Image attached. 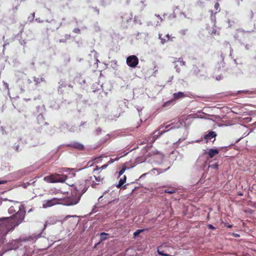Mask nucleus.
I'll return each instance as SVG.
<instances>
[{"label": "nucleus", "mask_w": 256, "mask_h": 256, "mask_svg": "<svg viewBox=\"0 0 256 256\" xmlns=\"http://www.w3.org/2000/svg\"><path fill=\"white\" fill-rule=\"evenodd\" d=\"M14 203L8 209V213L13 214L12 216L0 218V234L2 236L0 240L1 244L5 242L4 236L8 232L14 230V227L20 224L24 220L25 212L22 209V205L18 202L10 200Z\"/></svg>", "instance_id": "1"}, {"label": "nucleus", "mask_w": 256, "mask_h": 256, "mask_svg": "<svg viewBox=\"0 0 256 256\" xmlns=\"http://www.w3.org/2000/svg\"><path fill=\"white\" fill-rule=\"evenodd\" d=\"M87 190V188L84 184H80L76 188V192H74L73 194L75 195L74 198H70L68 200L67 205H74L78 204L80 200L82 195L84 194Z\"/></svg>", "instance_id": "2"}, {"label": "nucleus", "mask_w": 256, "mask_h": 256, "mask_svg": "<svg viewBox=\"0 0 256 256\" xmlns=\"http://www.w3.org/2000/svg\"><path fill=\"white\" fill-rule=\"evenodd\" d=\"M66 178L65 175L56 174L45 176L44 180L48 182H64Z\"/></svg>", "instance_id": "3"}, {"label": "nucleus", "mask_w": 256, "mask_h": 256, "mask_svg": "<svg viewBox=\"0 0 256 256\" xmlns=\"http://www.w3.org/2000/svg\"><path fill=\"white\" fill-rule=\"evenodd\" d=\"M172 62L175 64L174 68L177 72H180L181 68L184 67L185 65V62L181 58H172Z\"/></svg>", "instance_id": "4"}, {"label": "nucleus", "mask_w": 256, "mask_h": 256, "mask_svg": "<svg viewBox=\"0 0 256 256\" xmlns=\"http://www.w3.org/2000/svg\"><path fill=\"white\" fill-rule=\"evenodd\" d=\"M126 64L131 68H136L138 64V59L134 55L129 56L126 58Z\"/></svg>", "instance_id": "5"}, {"label": "nucleus", "mask_w": 256, "mask_h": 256, "mask_svg": "<svg viewBox=\"0 0 256 256\" xmlns=\"http://www.w3.org/2000/svg\"><path fill=\"white\" fill-rule=\"evenodd\" d=\"M58 203V199L54 198L50 200H45L42 202V208H46L52 206H53Z\"/></svg>", "instance_id": "6"}, {"label": "nucleus", "mask_w": 256, "mask_h": 256, "mask_svg": "<svg viewBox=\"0 0 256 256\" xmlns=\"http://www.w3.org/2000/svg\"><path fill=\"white\" fill-rule=\"evenodd\" d=\"M218 152L219 151L217 149L210 148L208 152H205L204 154H208L209 158H212L218 154Z\"/></svg>", "instance_id": "7"}, {"label": "nucleus", "mask_w": 256, "mask_h": 256, "mask_svg": "<svg viewBox=\"0 0 256 256\" xmlns=\"http://www.w3.org/2000/svg\"><path fill=\"white\" fill-rule=\"evenodd\" d=\"M216 134L214 132H210L208 134H206L204 136V138L206 142L208 140H212L214 142L215 140V138Z\"/></svg>", "instance_id": "8"}, {"label": "nucleus", "mask_w": 256, "mask_h": 256, "mask_svg": "<svg viewBox=\"0 0 256 256\" xmlns=\"http://www.w3.org/2000/svg\"><path fill=\"white\" fill-rule=\"evenodd\" d=\"M173 96H174V100H178L180 98H182L186 96V95L184 92H178L174 93V94Z\"/></svg>", "instance_id": "9"}, {"label": "nucleus", "mask_w": 256, "mask_h": 256, "mask_svg": "<svg viewBox=\"0 0 256 256\" xmlns=\"http://www.w3.org/2000/svg\"><path fill=\"white\" fill-rule=\"evenodd\" d=\"M126 176H123L120 178L119 180L118 184L117 185L118 188L121 187L125 182L126 181Z\"/></svg>", "instance_id": "10"}, {"label": "nucleus", "mask_w": 256, "mask_h": 256, "mask_svg": "<svg viewBox=\"0 0 256 256\" xmlns=\"http://www.w3.org/2000/svg\"><path fill=\"white\" fill-rule=\"evenodd\" d=\"M156 132H155L154 133V136L152 138H150V143L154 142L155 141L156 139L161 135V134H160V132H158V134H156Z\"/></svg>", "instance_id": "11"}, {"label": "nucleus", "mask_w": 256, "mask_h": 256, "mask_svg": "<svg viewBox=\"0 0 256 256\" xmlns=\"http://www.w3.org/2000/svg\"><path fill=\"white\" fill-rule=\"evenodd\" d=\"M162 35L161 34H160L159 35V38L161 40V42L162 44H164V42H166L167 41L169 40H170V36L168 34H166V36H165V38H162Z\"/></svg>", "instance_id": "12"}, {"label": "nucleus", "mask_w": 256, "mask_h": 256, "mask_svg": "<svg viewBox=\"0 0 256 256\" xmlns=\"http://www.w3.org/2000/svg\"><path fill=\"white\" fill-rule=\"evenodd\" d=\"M72 146L74 148L78 150H82L84 148V146L82 144L78 142L74 144Z\"/></svg>", "instance_id": "13"}, {"label": "nucleus", "mask_w": 256, "mask_h": 256, "mask_svg": "<svg viewBox=\"0 0 256 256\" xmlns=\"http://www.w3.org/2000/svg\"><path fill=\"white\" fill-rule=\"evenodd\" d=\"M108 234L105 233V232H102L100 234V240L102 241L106 239V236L108 235Z\"/></svg>", "instance_id": "14"}, {"label": "nucleus", "mask_w": 256, "mask_h": 256, "mask_svg": "<svg viewBox=\"0 0 256 256\" xmlns=\"http://www.w3.org/2000/svg\"><path fill=\"white\" fill-rule=\"evenodd\" d=\"M110 66L112 67L114 69H117L118 68V64L117 62L115 60L112 61L110 62Z\"/></svg>", "instance_id": "15"}, {"label": "nucleus", "mask_w": 256, "mask_h": 256, "mask_svg": "<svg viewBox=\"0 0 256 256\" xmlns=\"http://www.w3.org/2000/svg\"><path fill=\"white\" fill-rule=\"evenodd\" d=\"M182 126V122L181 120H180L176 124V125L174 126L171 128H180Z\"/></svg>", "instance_id": "16"}, {"label": "nucleus", "mask_w": 256, "mask_h": 256, "mask_svg": "<svg viewBox=\"0 0 256 256\" xmlns=\"http://www.w3.org/2000/svg\"><path fill=\"white\" fill-rule=\"evenodd\" d=\"M143 231H144V230H138L134 232V236L136 237V236H138Z\"/></svg>", "instance_id": "17"}, {"label": "nucleus", "mask_w": 256, "mask_h": 256, "mask_svg": "<svg viewBox=\"0 0 256 256\" xmlns=\"http://www.w3.org/2000/svg\"><path fill=\"white\" fill-rule=\"evenodd\" d=\"M164 127V126H161L158 130V131L160 132V134H162L164 132L170 130V128H168V130H161Z\"/></svg>", "instance_id": "18"}, {"label": "nucleus", "mask_w": 256, "mask_h": 256, "mask_svg": "<svg viewBox=\"0 0 256 256\" xmlns=\"http://www.w3.org/2000/svg\"><path fill=\"white\" fill-rule=\"evenodd\" d=\"M218 165L217 163L212 164L208 166L209 168H214V169H217L218 168Z\"/></svg>", "instance_id": "19"}, {"label": "nucleus", "mask_w": 256, "mask_h": 256, "mask_svg": "<svg viewBox=\"0 0 256 256\" xmlns=\"http://www.w3.org/2000/svg\"><path fill=\"white\" fill-rule=\"evenodd\" d=\"M126 166H124L122 169L119 172V176H122L125 172L126 169Z\"/></svg>", "instance_id": "20"}, {"label": "nucleus", "mask_w": 256, "mask_h": 256, "mask_svg": "<svg viewBox=\"0 0 256 256\" xmlns=\"http://www.w3.org/2000/svg\"><path fill=\"white\" fill-rule=\"evenodd\" d=\"M95 180L98 182H100L102 180V178H101L100 176H94Z\"/></svg>", "instance_id": "21"}, {"label": "nucleus", "mask_w": 256, "mask_h": 256, "mask_svg": "<svg viewBox=\"0 0 256 256\" xmlns=\"http://www.w3.org/2000/svg\"><path fill=\"white\" fill-rule=\"evenodd\" d=\"M120 159V158H116L115 160L111 158L110 160L108 162V164H111L113 163L115 160H118Z\"/></svg>", "instance_id": "22"}, {"label": "nucleus", "mask_w": 256, "mask_h": 256, "mask_svg": "<svg viewBox=\"0 0 256 256\" xmlns=\"http://www.w3.org/2000/svg\"><path fill=\"white\" fill-rule=\"evenodd\" d=\"M158 252L160 255L166 256V254H164L162 252L160 251L159 248L158 249Z\"/></svg>", "instance_id": "23"}, {"label": "nucleus", "mask_w": 256, "mask_h": 256, "mask_svg": "<svg viewBox=\"0 0 256 256\" xmlns=\"http://www.w3.org/2000/svg\"><path fill=\"white\" fill-rule=\"evenodd\" d=\"M108 164H104V165L102 166L101 167H100V168H99V169L104 170V168H107V166H108Z\"/></svg>", "instance_id": "24"}, {"label": "nucleus", "mask_w": 256, "mask_h": 256, "mask_svg": "<svg viewBox=\"0 0 256 256\" xmlns=\"http://www.w3.org/2000/svg\"><path fill=\"white\" fill-rule=\"evenodd\" d=\"M6 182V181L4 180H0V184H4Z\"/></svg>", "instance_id": "25"}, {"label": "nucleus", "mask_w": 256, "mask_h": 256, "mask_svg": "<svg viewBox=\"0 0 256 256\" xmlns=\"http://www.w3.org/2000/svg\"><path fill=\"white\" fill-rule=\"evenodd\" d=\"M214 7L216 8V10H218V8L219 7V4L218 3H216L215 6H214Z\"/></svg>", "instance_id": "26"}, {"label": "nucleus", "mask_w": 256, "mask_h": 256, "mask_svg": "<svg viewBox=\"0 0 256 256\" xmlns=\"http://www.w3.org/2000/svg\"><path fill=\"white\" fill-rule=\"evenodd\" d=\"M208 226L210 229H214V227L211 224H209Z\"/></svg>", "instance_id": "27"}, {"label": "nucleus", "mask_w": 256, "mask_h": 256, "mask_svg": "<svg viewBox=\"0 0 256 256\" xmlns=\"http://www.w3.org/2000/svg\"><path fill=\"white\" fill-rule=\"evenodd\" d=\"M80 30L79 29H74V32H76V33H78L80 32Z\"/></svg>", "instance_id": "28"}, {"label": "nucleus", "mask_w": 256, "mask_h": 256, "mask_svg": "<svg viewBox=\"0 0 256 256\" xmlns=\"http://www.w3.org/2000/svg\"><path fill=\"white\" fill-rule=\"evenodd\" d=\"M172 124H167L166 126H164L165 128H168L169 126H171Z\"/></svg>", "instance_id": "29"}, {"label": "nucleus", "mask_w": 256, "mask_h": 256, "mask_svg": "<svg viewBox=\"0 0 256 256\" xmlns=\"http://www.w3.org/2000/svg\"><path fill=\"white\" fill-rule=\"evenodd\" d=\"M165 192H168V193H169V194H172V192L170 191V190H166Z\"/></svg>", "instance_id": "30"}, {"label": "nucleus", "mask_w": 256, "mask_h": 256, "mask_svg": "<svg viewBox=\"0 0 256 256\" xmlns=\"http://www.w3.org/2000/svg\"><path fill=\"white\" fill-rule=\"evenodd\" d=\"M4 84L6 88H8V84L4 82Z\"/></svg>", "instance_id": "31"}, {"label": "nucleus", "mask_w": 256, "mask_h": 256, "mask_svg": "<svg viewBox=\"0 0 256 256\" xmlns=\"http://www.w3.org/2000/svg\"><path fill=\"white\" fill-rule=\"evenodd\" d=\"M160 156L161 158H164V156L162 154H160Z\"/></svg>", "instance_id": "32"}, {"label": "nucleus", "mask_w": 256, "mask_h": 256, "mask_svg": "<svg viewBox=\"0 0 256 256\" xmlns=\"http://www.w3.org/2000/svg\"><path fill=\"white\" fill-rule=\"evenodd\" d=\"M48 224V222H46L44 224V227H46Z\"/></svg>", "instance_id": "33"}, {"label": "nucleus", "mask_w": 256, "mask_h": 256, "mask_svg": "<svg viewBox=\"0 0 256 256\" xmlns=\"http://www.w3.org/2000/svg\"><path fill=\"white\" fill-rule=\"evenodd\" d=\"M104 86V84H102L100 85V87H101L102 89H104V88H103V86Z\"/></svg>", "instance_id": "34"}, {"label": "nucleus", "mask_w": 256, "mask_h": 256, "mask_svg": "<svg viewBox=\"0 0 256 256\" xmlns=\"http://www.w3.org/2000/svg\"><path fill=\"white\" fill-rule=\"evenodd\" d=\"M42 118V116H38V118Z\"/></svg>", "instance_id": "35"}, {"label": "nucleus", "mask_w": 256, "mask_h": 256, "mask_svg": "<svg viewBox=\"0 0 256 256\" xmlns=\"http://www.w3.org/2000/svg\"><path fill=\"white\" fill-rule=\"evenodd\" d=\"M102 197V196H100L99 198H98V200H100Z\"/></svg>", "instance_id": "36"}, {"label": "nucleus", "mask_w": 256, "mask_h": 256, "mask_svg": "<svg viewBox=\"0 0 256 256\" xmlns=\"http://www.w3.org/2000/svg\"><path fill=\"white\" fill-rule=\"evenodd\" d=\"M100 159V158H98L97 159H96V162H98V160Z\"/></svg>", "instance_id": "37"}, {"label": "nucleus", "mask_w": 256, "mask_h": 256, "mask_svg": "<svg viewBox=\"0 0 256 256\" xmlns=\"http://www.w3.org/2000/svg\"><path fill=\"white\" fill-rule=\"evenodd\" d=\"M26 184H24V187L26 188Z\"/></svg>", "instance_id": "38"}, {"label": "nucleus", "mask_w": 256, "mask_h": 256, "mask_svg": "<svg viewBox=\"0 0 256 256\" xmlns=\"http://www.w3.org/2000/svg\"><path fill=\"white\" fill-rule=\"evenodd\" d=\"M166 256H170V255H168L166 254Z\"/></svg>", "instance_id": "39"}, {"label": "nucleus", "mask_w": 256, "mask_h": 256, "mask_svg": "<svg viewBox=\"0 0 256 256\" xmlns=\"http://www.w3.org/2000/svg\"><path fill=\"white\" fill-rule=\"evenodd\" d=\"M66 217H67V218H68V217L69 218V217H71V216H68Z\"/></svg>", "instance_id": "40"}, {"label": "nucleus", "mask_w": 256, "mask_h": 256, "mask_svg": "<svg viewBox=\"0 0 256 256\" xmlns=\"http://www.w3.org/2000/svg\"><path fill=\"white\" fill-rule=\"evenodd\" d=\"M228 226L229 227V228H230L232 226Z\"/></svg>", "instance_id": "41"}]
</instances>
